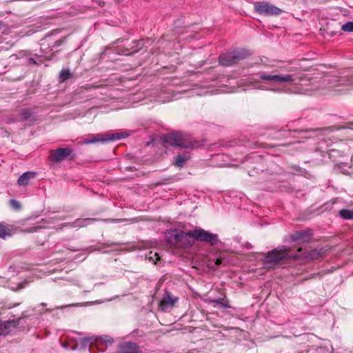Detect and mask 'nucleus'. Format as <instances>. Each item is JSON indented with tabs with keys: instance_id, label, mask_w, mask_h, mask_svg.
I'll use <instances>...</instances> for the list:
<instances>
[{
	"instance_id": "1",
	"label": "nucleus",
	"mask_w": 353,
	"mask_h": 353,
	"mask_svg": "<svg viewBox=\"0 0 353 353\" xmlns=\"http://www.w3.org/2000/svg\"><path fill=\"white\" fill-rule=\"evenodd\" d=\"M152 44V40L150 38L134 40L130 43L128 41L124 43V49L120 48L119 46H111L106 47L104 50L99 54V63H107L116 60V56L119 54H124L126 56L131 55L139 50L148 48Z\"/></svg>"
},
{
	"instance_id": "2",
	"label": "nucleus",
	"mask_w": 353,
	"mask_h": 353,
	"mask_svg": "<svg viewBox=\"0 0 353 353\" xmlns=\"http://www.w3.org/2000/svg\"><path fill=\"white\" fill-rule=\"evenodd\" d=\"M165 236L170 244L176 247L185 248L194 244L191 231L184 232L182 230L176 229L170 230L165 232Z\"/></svg>"
},
{
	"instance_id": "3",
	"label": "nucleus",
	"mask_w": 353,
	"mask_h": 353,
	"mask_svg": "<svg viewBox=\"0 0 353 353\" xmlns=\"http://www.w3.org/2000/svg\"><path fill=\"white\" fill-rule=\"evenodd\" d=\"M163 141L170 145L184 148H194L196 145V143H194L189 135L179 132L165 135Z\"/></svg>"
},
{
	"instance_id": "4",
	"label": "nucleus",
	"mask_w": 353,
	"mask_h": 353,
	"mask_svg": "<svg viewBox=\"0 0 353 353\" xmlns=\"http://www.w3.org/2000/svg\"><path fill=\"white\" fill-rule=\"evenodd\" d=\"M11 59H19V65H42L47 66L45 61L48 59L46 55H39L32 52L20 51L17 54H12L10 57Z\"/></svg>"
},
{
	"instance_id": "5",
	"label": "nucleus",
	"mask_w": 353,
	"mask_h": 353,
	"mask_svg": "<svg viewBox=\"0 0 353 353\" xmlns=\"http://www.w3.org/2000/svg\"><path fill=\"white\" fill-rule=\"evenodd\" d=\"M250 55V52L246 49L234 50L221 54L219 61L222 66H229L238 64L240 61L246 59Z\"/></svg>"
},
{
	"instance_id": "6",
	"label": "nucleus",
	"mask_w": 353,
	"mask_h": 353,
	"mask_svg": "<svg viewBox=\"0 0 353 353\" xmlns=\"http://www.w3.org/2000/svg\"><path fill=\"white\" fill-rule=\"evenodd\" d=\"M298 256L291 253L290 250L284 247L269 252L263 259L265 263L276 264L282 261L296 259Z\"/></svg>"
},
{
	"instance_id": "7",
	"label": "nucleus",
	"mask_w": 353,
	"mask_h": 353,
	"mask_svg": "<svg viewBox=\"0 0 353 353\" xmlns=\"http://www.w3.org/2000/svg\"><path fill=\"white\" fill-rule=\"evenodd\" d=\"M261 79L269 81L274 83H297L303 79V76L298 73L265 74L260 75Z\"/></svg>"
},
{
	"instance_id": "8",
	"label": "nucleus",
	"mask_w": 353,
	"mask_h": 353,
	"mask_svg": "<svg viewBox=\"0 0 353 353\" xmlns=\"http://www.w3.org/2000/svg\"><path fill=\"white\" fill-rule=\"evenodd\" d=\"M254 10L260 15L278 16L282 13V10L267 1H256L254 3Z\"/></svg>"
},
{
	"instance_id": "9",
	"label": "nucleus",
	"mask_w": 353,
	"mask_h": 353,
	"mask_svg": "<svg viewBox=\"0 0 353 353\" xmlns=\"http://www.w3.org/2000/svg\"><path fill=\"white\" fill-rule=\"evenodd\" d=\"M319 83L320 85L318 86L319 88L330 89L339 85H347L350 83L348 80L345 79L344 77L339 78L336 75L325 74L321 79Z\"/></svg>"
},
{
	"instance_id": "10",
	"label": "nucleus",
	"mask_w": 353,
	"mask_h": 353,
	"mask_svg": "<svg viewBox=\"0 0 353 353\" xmlns=\"http://www.w3.org/2000/svg\"><path fill=\"white\" fill-rule=\"evenodd\" d=\"M192 237L194 240L205 242L212 245H216L219 242V237L216 234L210 233L203 229H196L191 230Z\"/></svg>"
},
{
	"instance_id": "11",
	"label": "nucleus",
	"mask_w": 353,
	"mask_h": 353,
	"mask_svg": "<svg viewBox=\"0 0 353 353\" xmlns=\"http://www.w3.org/2000/svg\"><path fill=\"white\" fill-rule=\"evenodd\" d=\"M128 134L125 132H114L105 134H97L93 139L85 140L84 141L86 144L95 143L97 142H108L116 140H120L128 137Z\"/></svg>"
},
{
	"instance_id": "12",
	"label": "nucleus",
	"mask_w": 353,
	"mask_h": 353,
	"mask_svg": "<svg viewBox=\"0 0 353 353\" xmlns=\"http://www.w3.org/2000/svg\"><path fill=\"white\" fill-rule=\"evenodd\" d=\"M65 39H54L52 34L46 35L40 41L41 49L42 50L52 51L54 48L60 46Z\"/></svg>"
},
{
	"instance_id": "13",
	"label": "nucleus",
	"mask_w": 353,
	"mask_h": 353,
	"mask_svg": "<svg viewBox=\"0 0 353 353\" xmlns=\"http://www.w3.org/2000/svg\"><path fill=\"white\" fill-rule=\"evenodd\" d=\"M72 150L69 148H59L55 150H52L50 156L51 161L57 163L66 159L72 153Z\"/></svg>"
},
{
	"instance_id": "14",
	"label": "nucleus",
	"mask_w": 353,
	"mask_h": 353,
	"mask_svg": "<svg viewBox=\"0 0 353 353\" xmlns=\"http://www.w3.org/2000/svg\"><path fill=\"white\" fill-rule=\"evenodd\" d=\"M99 221L97 219H77L72 223H65L59 225L57 230L68 228H82L90 225L92 223Z\"/></svg>"
},
{
	"instance_id": "15",
	"label": "nucleus",
	"mask_w": 353,
	"mask_h": 353,
	"mask_svg": "<svg viewBox=\"0 0 353 353\" xmlns=\"http://www.w3.org/2000/svg\"><path fill=\"white\" fill-rule=\"evenodd\" d=\"M177 301L178 298L173 296L170 292H166L160 302V307L162 310L165 311L172 307Z\"/></svg>"
},
{
	"instance_id": "16",
	"label": "nucleus",
	"mask_w": 353,
	"mask_h": 353,
	"mask_svg": "<svg viewBox=\"0 0 353 353\" xmlns=\"http://www.w3.org/2000/svg\"><path fill=\"white\" fill-rule=\"evenodd\" d=\"M323 252L322 249L307 250L305 251L304 252H301V249L299 248L297 250V254H296L295 255L298 256L296 259L300 257H303V258L314 260V259L319 258L320 256H321L323 254Z\"/></svg>"
},
{
	"instance_id": "17",
	"label": "nucleus",
	"mask_w": 353,
	"mask_h": 353,
	"mask_svg": "<svg viewBox=\"0 0 353 353\" xmlns=\"http://www.w3.org/2000/svg\"><path fill=\"white\" fill-rule=\"evenodd\" d=\"M16 327V322L14 321H6L0 320V336H6L8 334L12 328Z\"/></svg>"
},
{
	"instance_id": "18",
	"label": "nucleus",
	"mask_w": 353,
	"mask_h": 353,
	"mask_svg": "<svg viewBox=\"0 0 353 353\" xmlns=\"http://www.w3.org/2000/svg\"><path fill=\"white\" fill-rule=\"evenodd\" d=\"M35 176V173L33 172H26L19 176L17 183L19 185H26L28 184L29 181Z\"/></svg>"
},
{
	"instance_id": "19",
	"label": "nucleus",
	"mask_w": 353,
	"mask_h": 353,
	"mask_svg": "<svg viewBox=\"0 0 353 353\" xmlns=\"http://www.w3.org/2000/svg\"><path fill=\"white\" fill-rule=\"evenodd\" d=\"M189 159L190 155L188 153L178 155L175 158L174 165L178 168H182Z\"/></svg>"
},
{
	"instance_id": "20",
	"label": "nucleus",
	"mask_w": 353,
	"mask_h": 353,
	"mask_svg": "<svg viewBox=\"0 0 353 353\" xmlns=\"http://www.w3.org/2000/svg\"><path fill=\"white\" fill-rule=\"evenodd\" d=\"M97 342L96 343V346L99 347L101 345H111L113 343V339L111 336L108 335H104L101 336H97Z\"/></svg>"
},
{
	"instance_id": "21",
	"label": "nucleus",
	"mask_w": 353,
	"mask_h": 353,
	"mask_svg": "<svg viewBox=\"0 0 353 353\" xmlns=\"http://www.w3.org/2000/svg\"><path fill=\"white\" fill-rule=\"evenodd\" d=\"M97 339H98V338L97 336L85 337V338L81 339V345L82 347H83V348L86 347L88 345H96Z\"/></svg>"
},
{
	"instance_id": "22",
	"label": "nucleus",
	"mask_w": 353,
	"mask_h": 353,
	"mask_svg": "<svg viewBox=\"0 0 353 353\" xmlns=\"http://www.w3.org/2000/svg\"><path fill=\"white\" fill-rule=\"evenodd\" d=\"M292 239L294 241H307L309 239L308 234L306 232H297L292 236Z\"/></svg>"
},
{
	"instance_id": "23",
	"label": "nucleus",
	"mask_w": 353,
	"mask_h": 353,
	"mask_svg": "<svg viewBox=\"0 0 353 353\" xmlns=\"http://www.w3.org/2000/svg\"><path fill=\"white\" fill-rule=\"evenodd\" d=\"M339 215L345 220H353V210L348 209H342L339 211Z\"/></svg>"
},
{
	"instance_id": "24",
	"label": "nucleus",
	"mask_w": 353,
	"mask_h": 353,
	"mask_svg": "<svg viewBox=\"0 0 353 353\" xmlns=\"http://www.w3.org/2000/svg\"><path fill=\"white\" fill-rule=\"evenodd\" d=\"M10 236H11L10 229H8L4 223H0V238L5 239Z\"/></svg>"
},
{
	"instance_id": "25",
	"label": "nucleus",
	"mask_w": 353,
	"mask_h": 353,
	"mask_svg": "<svg viewBox=\"0 0 353 353\" xmlns=\"http://www.w3.org/2000/svg\"><path fill=\"white\" fill-rule=\"evenodd\" d=\"M72 76L70 72L67 69L62 70L59 73V81L63 82L69 79Z\"/></svg>"
},
{
	"instance_id": "26",
	"label": "nucleus",
	"mask_w": 353,
	"mask_h": 353,
	"mask_svg": "<svg viewBox=\"0 0 353 353\" xmlns=\"http://www.w3.org/2000/svg\"><path fill=\"white\" fill-rule=\"evenodd\" d=\"M212 303L221 305V307L224 308H229L230 306L228 305V301H225L224 299H218L215 300L211 301Z\"/></svg>"
},
{
	"instance_id": "27",
	"label": "nucleus",
	"mask_w": 353,
	"mask_h": 353,
	"mask_svg": "<svg viewBox=\"0 0 353 353\" xmlns=\"http://www.w3.org/2000/svg\"><path fill=\"white\" fill-rule=\"evenodd\" d=\"M342 30L344 32H353V21H349L341 26Z\"/></svg>"
},
{
	"instance_id": "28",
	"label": "nucleus",
	"mask_w": 353,
	"mask_h": 353,
	"mask_svg": "<svg viewBox=\"0 0 353 353\" xmlns=\"http://www.w3.org/2000/svg\"><path fill=\"white\" fill-rule=\"evenodd\" d=\"M9 203L10 207L15 210H19L21 209V203L17 200L11 199L10 200Z\"/></svg>"
},
{
	"instance_id": "29",
	"label": "nucleus",
	"mask_w": 353,
	"mask_h": 353,
	"mask_svg": "<svg viewBox=\"0 0 353 353\" xmlns=\"http://www.w3.org/2000/svg\"><path fill=\"white\" fill-rule=\"evenodd\" d=\"M21 117L23 120L28 121L32 117V113L30 110L26 109L21 112Z\"/></svg>"
},
{
	"instance_id": "30",
	"label": "nucleus",
	"mask_w": 353,
	"mask_h": 353,
	"mask_svg": "<svg viewBox=\"0 0 353 353\" xmlns=\"http://www.w3.org/2000/svg\"><path fill=\"white\" fill-rule=\"evenodd\" d=\"M64 218L63 217H57V216H54V217H50L48 219H42V221L46 223H53L55 222L56 220H63Z\"/></svg>"
},
{
	"instance_id": "31",
	"label": "nucleus",
	"mask_w": 353,
	"mask_h": 353,
	"mask_svg": "<svg viewBox=\"0 0 353 353\" xmlns=\"http://www.w3.org/2000/svg\"><path fill=\"white\" fill-rule=\"evenodd\" d=\"M259 60L260 62H256L255 63L258 65H263L265 66L267 65V63H265V61H267V58H264V59L260 58Z\"/></svg>"
},
{
	"instance_id": "32",
	"label": "nucleus",
	"mask_w": 353,
	"mask_h": 353,
	"mask_svg": "<svg viewBox=\"0 0 353 353\" xmlns=\"http://www.w3.org/2000/svg\"><path fill=\"white\" fill-rule=\"evenodd\" d=\"M38 228H41V227H34V228H32L30 229L26 230L25 232H34L37 231V230Z\"/></svg>"
},
{
	"instance_id": "33",
	"label": "nucleus",
	"mask_w": 353,
	"mask_h": 353,
	"mask_svg": "<svg viewBox=\"0 0 353 353\" xmlns=\"http://www.w3.org/2000/svg\"><path fill=\"white\" fill-rule=\"evenodd\" d=\"M27 283H21L19 284H18V288H17V290H19V289H21L23 288H24V285L25 284H26Z\"/></svg>"
},
{
	"instance_id": "34",
	"label": "nucleus",
	"mask_w": 353,
	"mask_h": 353,
	"mask_svg": "<svg viewBox=\"0 0 353 353\" xmlns=\"http://www.w3.org/2000/svg\"><path fill=\"white\" fill-rule=\"evenodd\" d=\"M353 128V122L349 123L348 125L346 127V128Z\"/></svg>"
},
{
	"instance_id": "35",
	"label": "nucleus",
	"mask_w": 353,
	"mask_h": 353,
	"mask_svg": "<svg viewBox=\"0 0 353 353\" xmlns=\"http://www.w3.org/2000/svg\"><path fill=\"white\" fill-rule=\"evenodd\" d=\"M125 41H126L124 40V39H117V43H123V42H125Z\"/></svg>"
},
{
	"instance_id": "36",
	"label": "nucleus",
	"mask_w": 353,
	"mask_h": 353,
	"mask_svg": "<svg viewBox=\"0 0 353 353\" xmlns=\"http://www.w3.org/2000/svg\"><path fill=\"white\" fill-rule=\"evenodd\" d=\"M221 263V259H216V264L217 265H220Z\"/></svg>"
},
{
	"instance_id": "37",
	"label": "nucleus",
	"mask_w": 353,
	"mask_h": 353,
	"mask_svg": "<svg viewBox=\"0 0 353 353\" xmlns=\"http://www.w3.org/2000/svg\"><path fill=\"white\" fill-rule=\"evenodd\" d=\"M3 23L1 21H0V30L3 28Z\"/></svg>"
},
{
	"instance_id": "38",
	"label": "nucleus",
	"mask_w": 353,
	"mask_h": 353,
	"mask_svg": "<svg viewBox=\"0 0 353 353\" xmlns=\"http://www.w3.org/2000/svg\"><path fill=\"white\" fill-rule=\"evenodd\" d=\"M156 256H157V260H159V254L157 253H155L154 254Z\"/></svg>"
}]
</instances>
